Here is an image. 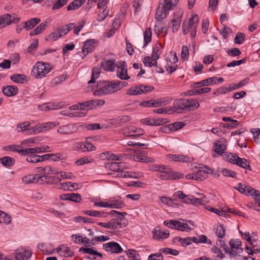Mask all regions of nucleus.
<instances>
[{"instance_id": "2eb2a0df", "label": "nucleus", "mask_w": 260, "mask_h": 260, "mask_svg": "<svg viewBox=\"0 0 260 260\" xmlns=\"http://www.w3.org/2000/svg\"><path fill=\"white\" fill-rule=\"evenodd\" d=\"M117 76L122 80H127L129 79L130 77L128 76L127 74V67L124 61L120 63V66L118 67Z\"/></svg>"}, {"instance_id": "c85d7f7f", "label": "nucleus", "mask_w": 260, "mask_h": 260, "mask_svg": "<svg viewBox=\"0 0 260 260\" xmlns=\"http://www.w3.org/2000/svg\"><path fill=\"white\" fill-rule=\"evenodd\" d=\"M10 79L13 82L17 83H23L26 81V76L24 74H13L10 77Z\"/></svg>"}, {"instance_id": "13d9d810", "label": "nucleus", "mask_w": 260, "mask_h": 260, "mask_svg": "<svg viewBox=\"0 0 260 260\" xmlns=\"http://www.w3.org/2000/svg\"><path fill=\"white\" fill-rule=\"evenodd\" d=\"M178 222V221L176 220H166L164 224L169 228L177 230Z\"/></svg>"}, {"instance_id": "72a5a7b5", "label": "nucleus", "mask_w": 260, "mask_h": 260, "mask_svg": "<svg viewBox=\"0 0 260 260\" xmlns=\"http://www.w3.org/2000/svg\"><path fill=\"white\" fill-rule=\"evenodd\" d=\"M60 38H61V35L57 29L48 35L46 37L45 40L47 41H55Z\"/></svg>"}, {"instance_id": "6ab92c4d", "label": "nucleus", "mask_w": 260, "mask_h": 260, "mask_svg": "<svg viewBox=\"0 0 260 260\" xmlns=\"http://www.w3.org/2000/svg\"><path fill=\"white\" fill-rule=\"evenodd\" d=\"M170 233L168 231L161 232L159 229L155 228L153 231V237L159 241L163 240L169 237Z\"/></svg>"}, {"instance_id": "bb28decb", "label": "nucleus", "mask_w": 260, "mask_h": 260, "mask_svg": "<svg viewBox=\"0 0 260 260\" xmlns=\"http://www.w3.org/2000/svg\"><path fill=\"white\" fill-rule=\"evenodd\" d=\"M86 2V0H74L67 7L68 11L75 10L79 9Z\"/></svg>"}, {"instance_id": "338daca9", "label": "nucleus", "mask_w": 260, "mask_h": 260, "mask_svg": "<svg viewBox=\"0 0 260 260\" xmlns=\"http://www.w3.org/2000/svg\"><path fill=\"white\" fill-rule=\"evenodd\" d=\"M127 255L132 260H140L138 257L139 256V254L137 253L136 250L134 249L128 250L126 252Z\"/></svg>"}, {"instance_id": "37998d69", "label": "nucleus", "mask_w": 260, "mask_h": 260, "mask_svg": "<svg viewBox=\"0 0 260 260\" xmlns=\"http://www.w3.org/2000/svg\"><path fill=\"white\" fill-rule=\"evenodd\" d=\"M161 53V52L159 49V46L156 45L153 48L152 54L151 55L152 61H157V60L159 58Z\"/></svg>"}, {"instance_id": "0e129e2a", "label": "nucleus", "mask_w": 260, "mask_h": 260, "mask_svg": "<svg viewBox=\"0 0 260 260\" xmlns=\"http://www.w3.org/2000/svg\"><path fill=\"white\" fill-rule=\"evenodd\" d=\"M35 183H39L40 184H46V175H39V174H35Z\"/></svg>"}, {"instance_id": "58836bf2", "label": "nucleus", "mask_w": 260, "mask_h": 260, "mask_svg": "<svg viewBox=\"0 0 260 260\" xmlns=\"http://www.w3.org/2000/svg\"><path fill=\"white\" fill-rule=\"evenodd\" d=\"M101 73L100 68L94 67L92 69V73L91 79L88 82V84L93 83L95 82V80L99 77Z\"/></svg>"}, {"instance_id": "680f3d73", "label": "nucleus", "mask_w": 260, "mask_h": 260, "mask_svg": "<svg viewBox=\"0 0 260 260\" xmlns=\"http://www.w3.org/2000/svg\"><path fill=\"white\" fill-rule=\"evenodd\" d=\"M50 159L54 161H57L65 158V156L61 153H50Z\"/></svg>"}, {"instance_id": "a18cd8bd", "label": "nucleus", "mask_w": 260, "mask_h": 260, "mask_svg": "<svg viewBox=\"0 0 260 260\" xmlns=\"http://www.w3.org/2000/svg\"><path fill=\"white\" fill-rule=\"evenodd\" d=\"M46 177L47 179L46 181L47 184H56L60 182L61 181V178L55 176H52L50 175H46Z\"/></svg>"}, {"instance_id": "c03bdc74", "label": "nucleus", "mask_w": 260, "mask_h": 260, "mask_svg": "<svg viewBox=\"0 0 260 260\" xmlns=\"http://www.w3.org/2000/svg\"><path fill=\"white\" fill-rule=\"evenodd\" d=\"M126 94L129 95H137L141 94V91L139 89V86H133L128 88L126 90Z\"/></svg>"}, {"instance_id": "1a4fd4ad", "label": "nucleus", "mask_w": 260, "mask_h": 260, "mask_svg": "<svg viewBox=\"0 0 260 260\" xmlns=\"http://www.w3.org/2000/svg\"><path fill=\"white\" fill-rule=\"evenodd\" d=\"M103 247L105 251H110L114 253H120L123 251L120 245L115 242L104 243L103 244Z\"/></svg>"}, {"instance_id": "79ce46f5", "label": "nucleus", "mask_w": 260, "mask_h": 260, "mask_svg": "<svg viewBox=\"0 0 260 260\" xmlns=\"http://www.w3.org/2000/svg\"><path fill=\"white\" fill-rule=\"evenodd\" d=\"M154 103L155 107H158L169 104L170 103V100L168 98L165 97L157 99L156 100H154Z\"/></svg>"}, {"instance_id": "9d476101", "label": "nucleus", "mask_w": 260, "mask_h": 260, "mask_svg": "<svg viewBox=\"0 0 260 260\" xmlns=\"http://www.w3.org/2000/svg\"><path fill=\"white\" fill-rule=\"evenodd\" d=\"M110 229H118L124 228L127 225V221L124 217H119L116 218H113L109 221Z\"/></svg>"}, {"instance_id": "f704fd0d", "label": "nucleus", "mask_w": 260, "mask_h": 260, "mask_svg": "<svg viewBox=\"0 0 260 260\" xmlns=\"http://www.w3.org/2000/svg\"><path fill=\"white\" fill-rule=\"evenodd\" d=\"M143 62L145 67L151 68L155 66L157 68V61H152V57L145 56L143 58Z\"/></svg>"}, {"instance_id": "c756f323", "label": "nucleus", "mask_w": 260, "mask_h": 260, "mask_svg": "<svg viewBox=\"0 0 260 260\" xmlns=\"http://www.w3.org/2000/svg\"><path fill=\"white\" fill-rule=\"evenodd\" d=\"M235 164L244 169L251 170L249 162L245 158H242L240 157H237V161Z\"/></svg>"}, {"instance_id": "b1692460", "label": "nucleus", "mask_w": 260, "mask_h": 260, "mask_svg": "<svg viewBox=\"0 0 260 260\" xmlns=\"http://www.w3.org/2000/svg\"><path fill=\"white\" fill-rule=\"evenodd\" d=\"M94 46V40H89L85 41L82 48V52L84 53V55L91 52L93 50Z\"/></svg>"}, {"instance_id": "4d7b16f0", "label": "nucleus", "mask_w": 260, "mask_h": 260, "mask_svg": "<svg viewBox=\"0 0 260 260\" xmlns=\"http://www.w3.org/2000/svg\"><path fill=\"white\" fill-rule=\"evenodd\" d=\"M69 0H57L52 7V10H57L62 8L67 4Z\"/></svg>"}, {"instance_id": "dca6fc26", "label": "nucleus", "mask_w": 260, "mask_h": 260, "mask_svg": "<svg viewBox=\"0 0 260 260\" xmlns=\"http://www.w3.org/2000/svg\"><path fill=\"white\" fill-rule=\"evenodd\" d=\"M124 156L125 155L123 154L117 155L110 152H103L100 154V156L103 159H107L112 160H122Z\"/></svg>"}, {"instance_id": "5701e85b", "label": "nucleus", "mask_w": 260, "mask_h": 260, "mask_svg": "<svg viewBox=\"0 0 260 260\" xmlns=\"http://www.w3.org/2000/svg\"><path fill=\"white\" fill-rule=\"evenodd\" d=\"M108 207L110 208L120 209L125 206L124 202L121 199H115L108 202Z\"/></svg>"}, {"instance_id": "7ed1b4c3", "label": "nucleus", "mask_w": 260, "mask_h": 260, "mask_svg": "<svg viewBox=\"0 0 260 260\" xmlns=\"http://www.w3.org/2000/svg\"><path fill=\"white\" fill-rule=\"evenodd\" d=\"M51 70L50 64L39 61L34 66L32 69L33 74H36L37 78H41L48 73Z\"/></svg>"}, {"instance_id": "39448f33", "label": "nucleus", "mask_w": 260, "mask_h": 260, "mask_svg": "<svg viewBox=\"0 0 260 260\" xmlns=\"http://www.w3.org/2000/svg\"><path fill=\"white\" fill-rule=\"evenodd\" d=\"M199 23V16L197 14H194L188 20H184L182 23L183 33L186 35L188 33L190 28H197V24Z\"/></svg>"}, {"instance_id": "7c9ffc66", "label": "nucleus", "mask_w": 260, "mask_h": 260, "mask_svg": "<svg viewBox=\"0 0 260 260\" xmlns=\"http://www.w3.org/2000/svg\"><path fill=\"white\" fill-rule=\"evenodd\" d=\"M122 162H112L108 164L106 168H109L113 171L119 172L121 171V168H122Z\"/></svg>"}, {"instance_id": "09e8293b", "label": "nucleus", "mask_w": 260, "mask_h": 260, "mask_svg": "<svg viewBox=\"0 0 260 260\" xmlns=\"http://www.w3.org/2000/svg\"><path fill=\"white\" fill-rule=\"evenodd\" d=\"M154 89V87L149 85H140L139 89L141 94H146L151 92Z\"/></svg>"}, {"instance_id": "ddd939ff", "label": "nucleus", "mask_w": 260, "mask_h": 260, "mask_svg": "<svg viewBox=\"0 0 260 260\" xmlns=\"http://www.w3.org/2000/svg\"><path fill=\"white\" fill-rule=\"evenodd\" d=\"M77 129L76 124H67L59 127L57 132L61 135H68L75 132Z\"/></svg>"}, {"instance_id": "473e14b6", "label": "nucleus", "mask_w": 260, "mask_h": 260, "mask_svg": "<svg viewBox=\"0 0 260 260\" xmlns=\"http://www.w3.org/2000/svg\"><path fill=\"white\" fill-rule=\"evenodd\" d=\"M84 213L87 215L91 216L93 217H105L107 216V213L101 212V211H94V210H87L85 211Z\"/></svg>"}, {"instance_id": "de8ad7c7", "label": "nucleus", "mask_w": 260, "mask_h": 260, "mask_svg": "<svg viewBox=\"0 0 260 260\" xmlns=\"http://www.w3.org/2000/svg\"><path fill=\"white\" fill-rule=\"evenodd\" d=\"M44 172L45 175H55L59 173L56 168L52 167L50 166L45 167Z\"/></svg>"}, {"instance_id": "c9c22d12", "label": "nucleus", "mask_w": 260, "mask_h": 260, "mask_svg": "<svg viewBox=\"0 0 260 260\" xmlns=\"http://www.w3.org/2000/svg\"><path fill=\"white\" fill-rule=\"evenodd\" d=\"M14 159L9 156H4L0 158L1 162L6 167H11L14 164Z\"/></svg>"}, {"instance_id": "a878e982", "label": "nucleus", "mask_w": 260, "mask_h": 260, "mask_svg": "<svg viewBox=\"0 0 260 260\" xmlns=\"http://www.w3.org/2000/svg\"><path fill=\"white\" fill-rule=\"evenodd\" d=\"M168 157L170 160L175 161L185 162L190 161V158L188 156L183 155L170 154L168 156Z\"/></svg>"}, {"instance_id": "f257e3e1", "label": "nucleus", "mask_w": 260, "mask_h": 260, "mask_svg": "<svg viewBox=\"0 0 260 260\" xmlns=\"http://www.w3.org/2000/svg\"><path fill=\"white\" fill-rule=\"evenodd\" d=\"M96 88L97 89L93 92V95L95 96H101L116 92L113 81H99Z\"/></svg>"}, {"instance_id": "4c0bfd02", "label": "nucleus", "mask_w": 260, "mask_h": 260, "mask_svg": "<svg viewBox=\"0 0 260 260\" xmlns=\"http://www.w3.org/2000/svg\"><path fill=\"white\" fill-rule=\"evenodd\" d=\"M37 153H40V150H39V147L20 149V151H19V153L23 155L35 154Z\"/></svg>"}, {"instance_id": "aec40b11", "label": "nucleus", "mask_w": 260, "mask_h": 260, "mask_svg": "<svg viewBox=\"0 0 260 260\" xmlns=\"http://www.w3.org/2000/svg\"><path fill=\"white\" fill-rule=\"evenodd\" d=\"M2 91L5 95L8 96H12L17 93L18 89L15 86L7 85L3 87Z\"/></svg>"}, {"instance_id": "052dcab7", "label": "nucleus", "mask_w": 260, "mask_h": 260, "mask_svg": "<svg viewBox=\"0 0 260 260\" xmlns=\"http://www.w3.org/2000/svg\"><path fill=\"white\" fill-rule=\"evenodd\" d=\"M245 40V35L242 32H238L236 34L234 39L235 44H241Z\"/></svg>"}, {"instance_id": "603ef678", "label": "nucleus", "mask_w": 260, "mask_h": 260, "mask_svg": "<svg viewBox=\"0 0 260 260\" xmlns=\"http://www.w3.org/2000/svg\"><path fill=\"white\" fill-rule=\"evenodd\" d=\"M187 110H190L191 109H197L199 106L198 102L194 99L188 100L187 99Z\"/></svg>"}, {"instance_id": "20e7f679", "label": "nucleus", "mask_w": 260, "mask_h": 260, "mask_svg": "<svg viewBox=\"0 0 260 260\" xmlns=\"http://www.w3.org/2000/svg\"><path fill=\"white\" fill-rule=\"evenodd\" d=\"M161 180H172L181 178L183 174L179 172H175L170 168L165 166V170H162L157 175Z\"/></svg>"}, {"instance_id": "a19ab883", "label": "nucleus", "mask_w": 260, "mask_h": 260, "mask_svg": "<svg viewBox=\"0 0 260 260\" xmlns=\"http://www.w3.org/2000/svg\"><path fill=\"white\" fill-rule=\"evenodd\" d=\"M219 171H221L223 175L225 177H232L235 178L237 177V173L233 171L229 170L226 168H219Z\"/></svg>"}, {"instance_id": "4468645a", "label": "nucleus", "mask_w": 260, "mask_h": 260, "mask_svg": "<svg viewBox=\"0 0 260 260\" xmlns=\"http://www.w3.org/2000/svg\"><path fill=\"white\" fill-rule=\"evenodd\" d=\"M187 99H180L176 100L174 103V112H180L182 110H187Z\"/></svg>"}, {"instance_id": "8fccbe9b", "label": "nucleus", "mask_w": 260, "mask_h": 260, "mask_svg": "<svg viewBox=\"0 0 260 260\" xmlns=\"http://www.w3.org/2000/svg\"><path fill=\"white\" fill-rule=\"evenodd\" d=\"M252 193V197L255 201V204L254 206V210L260 212V194L257 193Z\"/></svg>"}, {"instance_id": "bf43d9fd", "label": "nucleus", "mask_w": 260, "mask_h": 260, "mask_svg": "<svg viewBox=\"0 0 260 260\" xmlns=\"http://www.w3.org/2000/svg\"><path fill=\"white\" fill-rule=\"evenodd\" d=\"M40 156L36 154L29 155L27 156L26 160L27 162L31 163H37L40 162Z\"/></svg>"}, {"instance_id": "e433bc0d", "label": "nucleus", "mask_w": 260, "mask_h": 260, "mask_svg": "<svg viewBox=\"0 0 260 260\" xmlns=\"http://www.w3.org/2000/svg\"><path fill=\"white\" fill-rule=\"evenodd\" d=\"M11 222V217L7 213L0 210V223L9 224Z\"/></svg>"}, {"instance_id": "393cba45", "label": "nucleus", "mask_w": 260, "mask_h": 260, "mask_svg": "<svg viewBox=\"0 0 260 260\" xmlns=\"http://www.w3.org/2000/svg\"><path fill=\"white\" fill-rule=\"evenodd\" d=\"M168 13L169 10H165L163 6L160 7L159 6L155 15V19L157 21H161L166 17V16Z\"/></svg>"}, {"instance_id": "f8f14e48", "label": "nucleus", "mask_w": 260, "mask_h": 260, "mask_svg": "<svg viewBox=\"0 0 260 260\" xmlns=\"http://www.w3.org/2000/svg\"><path fill=\"white\" fill-rule=\"evenodd\" d=\"M234 188L245 196L250 194L252 196V193H256L257 192V190L252 188L250 186L243 184L241 183H239L238 184V186L236 187H235Z\"/></svg>"}, {"instance_id": "0eeeda50", "label": "nucleus", "mask_w": 260, "mask_h": 260, "mask_svg": "<svg viewBox=\"0 0 260 260\" xmlns=\"http://www.w3.org/2000/svg\"><path fill=\"white\" fill-rule=\"evenodd\" d=\"M105 101L102 100H92L87 102L80 103V110H89L94 109L99 106H102Z\"/></svg>"}, {"instance_id": "cd10ccee", "label": "nucleus", "mask_w": 260, "mask_h": 260, "mask_svg": "<svg viewBox=\"0 0 260 260\" xmlns=\"http://www.w3.org/2000/svg\"><path fill=\"white\" fill-rule=\"evenodd\" d=\"M61 188L64 190L73 191L79 188L78 184L75 182H68L60 183Z\"/></svg>"}, {"instance_id": "49530a36", "label": "nucleus", "mask_w": 260, "mask_h": 260, "mask_svg": "<svg viewBox=\"0 0 260 260\" xmlns=\"http://www.w3.org/2000/svg\"><path fill=\"white\" fill-rule=\"evenodd\" d=\"M35 174L28 175L22 178V181L24 184L35 183Z\"/></svg>"}, {"instance_id": "412c9836", "label": "nucleus", "mask_w": 260, "mask_h": 260, "mask_svg": "<svg viewBox=\"0 0 260 260\" xmlns=\"http://www.w3.org/2000/svg\"><path fill=\"white\" fill-rule=\"evenodd\" d=\"M41 20L40 18H32L23 23V27L26 30H29L32 29Z\"/></svg>"}, {"instance_id": "774afa93", "label": "nucleus", "mask_w": 260, "mask_h": 260, "mask_svg": "<svg viewBox=\"0 0 260 260\" xmlns=\"http://www.w3.org/2000/svg\"><path fill=\"white\" fill-rule=\"evenodd\" d=\"M113 82L116 92L127 85V83L124 81H113Z\"/></svg>"}, {"instance_id": "a211bd4d", "label": "nucleus", "mask_w": 260, "mask_h": 260, "mask_svg": "<svg viewBox=\"0 0 260 260\" xmlns=\"http://www.w3.org/2000/svg\"><path fill=\"white\" fill-rule=\"evenodd\" d=\"M217 77L214 76L207 79L202 80L200 82L194 83V87L197 88L198 87H202L205 86H210L214 84H216Z\"/></svg>"}, {"instance_id": "ea45409f", "label": "nucleus", "mask_w": 260, "mask_h": 260, "mask_svg": "<svg viewBox=\"0 0 260 260\" xmlns=\"http://www.w3.org/2000/svg\"><path fill=\"white\" fill-rule=\"evenodd\" d=\"M152 32L150 28H147L144 31V47L146 46L151 41Z\"/></svg>"}, {"instance_id": "f3484780", "label": "nucleus", "mask_w": 260, "mask_h": 260, "mask_svg": "<svg viewBox=\"0 0 260 260\" xmlns=\"http://www.w3.org/2000/svg\"><path fill=\"white\" fill-rule=\"evenodd\" d=\"M15 254L17 260H28L31 255V252L21 249L16 250Z\"/></svg>"}, {"instance_id": "6e6552de", "label": "nucleus", "mask_w": 260, "mask_h": 260, "mask_svg": "<svg viewBox=\"0 0 260 260\" xmlns=\"http://www.w3.org/2000/svg\"><path fill=\"white\" fill-rule=\"evenodd\" d=\"M227 141L223 138H220L215 144L214 152L216 153L213 155V157H217V155H221L226 149Z\"/></svg>"}, {"instance_id": "e2e57ef3", "label": "nucleus", "mask_w": 260, "mask_h": 260, "mask_svg": "<svg viewBox=\"0 0 260 260\" xmlns=\"http://www.w3.org/2000/svg\"><path fill=\"white\" fill-rule=\"evenodd\" d=\"M59 124V122L57 121H52L45 123L43 124V127H42V131H47L57 125H58Z\"/></svg>"}, {"instance_id": "f03ea898", "label": "nucleus", "mask_w": 260, "mask_h": 260, "mask_svg": "<svg viewBox=\"0 0 260 260\" xmlns=\"http://www.w3.org/2000/svg\"><path fill=\"white\" fill-rule=\"evenodd\" d=\"M192 169L196 172L195 180L200 181L204 180L207 177L208 174H212L214 172L212 169L202 164L192 165Z\"/></svg>"}, {"instance_id": "4be33fe9", "label": "nucleus", "mask_w": 260, "mask_h": 260, "mask_svg": "<svg viewBox=\"0 0 260 260\" xmlns=\"http://www.w3.org/2000/svg\"><path fill=\"white\" fill-rule=\"evenodd\" d=\"M101 67L106 71H113L115 68L114 61L112 60H103L101 62Z\"/></svg>"}, {"instance_id": "3c124183", "label": "nucleus", "mask_w": 260, "mask_h": 260, "mask_svg": "<svg viewBox=\"0 0 260 260\" xmlns=\"http://www.w3.org/2000/svg\"><path fill=\"white\" fill-rule=\"evenodd\" d=\"M216 236L220 238H223L225 235V229L222 224H219L216 228Z\"/></svg>"}, {"instance_id": "9b49d317", "label": "nucleus", "mask_w": 260, "mask_h": 260, "mask_svg": "<svg viewBox=\"0 0 260 260\" xmlns=\"http://www.w3.org/2000/svg\"><path fill=\"white\" fill-rule=\"evenodd\" d=\"M123 133L124 135L129 137L139 136L144 134V131L140 128L129 126L123 129Z\"/></svg>"}, {"instance_id": "69168bd1", "label": "nucleus", "mask_w": 260, "mask_h": 260, "mask_svg": "<svg viewBox=\"0 0 260 260\" xmlns=\"http://www.w3.org/2000/svg\"><path fill=\"white\" fill-rule=\"evenodd\" d=\"M69 201L75 203H79L81 201V197L79 193H70Z\"/></svg>"}, {"instance_id": "2f4dec72", "label": "nucleus", "mask_w": 260, "mask_h": 260, "mask_svg": "<svg viewBox=\"0 0 260 260\" xmlns=\"http://www.w3.org/2000/svg\"><path fill=\"white\" fill-rule=\"evenodd\" d=\"M10 14L8 13L0 16V28L5 27L6 26L10 25Z\"/></svg>"}, {"instance_id": "423d86ee", "label": "nucleus", "mask_w": 260, "mask_h": 260, "mask_svg": "<svg viewBox=\"0 0 260 260\" xmlns=\"http://www.w3.org/2000/svg\"><path fill=\"white\" fill-rule=\"evenodd\" d=\"M230 245L231 246V250L228 247L226 253L229 254L231 256H237V253H242L243 249L240 247L241 245V242L239 240L231 239L230 242Z\"/></svg>"}, {"instance_id": "5fc2aeb1", "label": "nucleus", "mask_w": 260, "mask_h": 260, "mask_svg": "<svg viewBox=\"0 0 260 260\" xmlns=\"http://www.w3.org/2000/svg\"><path fill=\"white\" fill-rule=\"evenodd\" d=\"M184 125L185 124L183 122H175L169 125V128L171 131H176L182 128Z\"/></svg>"}, {"instance_id": "864d4df0", "label": "nucleus", "mask_w": 260, "mask_h": 260, "mask_svg": "<svg viewBox=\"0 0 260 260\" xmlns=\"http://www.w3.org/2000/svg\"><path fill=\"white\" fill-rule=\"evenodd\" d=\"M177 4L174 3V0H164V9L167 10L173 9Z\"/></svg>"}, {"instance_id": "6e6d98bb", "label": "nucleus", "mask_w": 260, "mask_h": 260, "mask_svg": "<svg viewBox=\"0 0 260 260\" xmlns=\"http://www.w3.org/2000/svg\"><path fill=\"white\" fill-rule=\"evenodd\" d=\"M60 254L64 257H71L73 255L74 252L69 247L62 246V250Z\"/></svg>"}]
</instances>
